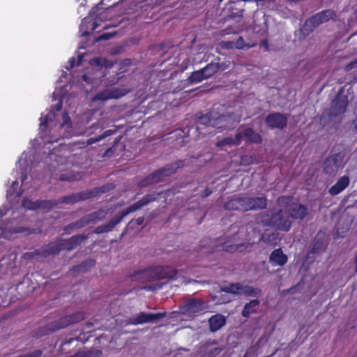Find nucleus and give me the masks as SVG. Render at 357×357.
<instances>
[{"mask_svg":"<svg viewBox=\"0 0 357 357\" xmlns=\"http://www.w3.org/2000/svg\"><path fill=\"white\" fill-rule=\"evenodd\" d=\"M159 195L160 193H158L157 195L153 194L144 195L140 200L129 206L119 213L117 215H116L107 223L99 225L96 227L94 229V233L96 234H101L103 233L112 231L114 228L119 223H120L126 216L155 201L157 199V195Z\"/></svg>","mask_w":357,"mask_h":357,"instance_id":"obj_1","label":"nucleus"},{"mask_svg":"<svg viewBox=\"0 0 357 357\" xmlns=\"http://www.w3.org/2000/svg\"><path fill=\"white\" fill-rule=\"evenodd\" d=\"M261 222L264 226L286 232L291 227V222L282 209H272L262 213Z\"/></svg>","mask_w":357,"mask_h":357,"instance_id":"obj_2","label":"nucleus"},{"mask_svg":"<svg viewBox=\"0 0 357 357\" xmlns=\"http://www.w3.org/2000/svg\"><path fill=\"white\" fill-rule=\"evenodd\" d=\"M337 14L333 9H326L319 12L304 22L303 25L301 28V31L304 36H308L312 33L320 24L326 23L331 20L335 21Z\"/></svg>","mask_w":357,"mask_h":357,"instance_id":"obj_3","label":"nucleus"},{"mask_svg":"<svg viewBox=\"0 0 357 357\" xmlns=\"http://www.w3.org/2000/svg\"><path fill=\"white\" fill-rule=\"evenodd\" d=\"M106 192V187L101 186L91 190H86L76 193L61 197L59 199V204H74L81 201H85L94 198Z\"/></svg>","mask_w":357,"mask_h":357,"instance_id":"obj_4","label":"nucleus"},{"mask_svg":"<svg viewBox=\"0 0 357 357\" xmlns=\"http://www.w3.org/2000/svg\"><path fill=\"white\" fill-rule=\"evenodd\" d=\"M278 204L284 206L289 215L295 220H303L308 215V208L307 206L298 202H292V197L290 196H281L278 199Z\"/></svg>","mask_w":357,"mask_h":357,"instance_id":"obj_5","label":"nucleus"},{"mask_svg":"<svg viewBox=\"0 0 357 357\" xmlns=\"http://www.w3.org/2000/svg\"><path fill=\"white\" fill-rule=\"evenodd\" d=\"M237 143L239 144L243 139H245L247 144H260L262 142L261 135L255 132L252 128L245 126H241L236 132Z\"/></svg>","mask_w":357,"mask_h":357,"instance_id":"obj_6","label":"nucleus"},{"mask_svg":"<svg viewBox=\"0 0 357 357\" xmlns=\"http://www.w3.org/2000/svg\"><path fill=\"white\" fill-rule=\"evenodd\" d=\"M130 91L128 87H114L106 89L97 93L93 97V100L106 101L109 99L119 98Z\"/></svg>","mask_w":357,"mask_h":357,"instance_id":"obj_7","label":"nucleus"},{"mask_svg":"<svg viewBox=\"0 0 357 357\" xmlns=\"http://www.w3.org/2000/svg\"><path fill=\"white\" fill-rule=\"evenodd\" d=\"M344 154L337 153L326 158L323 164V169L327 174L336 173L343 167Z\"/></svg>","mask_w":357,"mask_h":357,"instance_id":"obj_8","label":"nucleus"},{"mask_svg":"<svg viewBox=\"0 0 357 357\" xmlns=\"http://www.w3.org/2000/svg\"><path fill=\"white\" fill-rule=\"evenodd\" d=\"M264 121L266 126L272 130H283L287 126V117L285 114L280 112H273L268 114Z\"/></svg>","mask_w":357,"mask_h":357,"instance_id":"obj_9","label":"nucleus"},{"mask_svg":"<svg viewBox=\"0 0 357 357\" xmlns=\"http://www.w3.org/2000/svg\"><path fill=\"white\" fill-rule=\"evenodd\" d=\"M17 255L15 252L3 256L0 261V271L5 274L15 275L17 269Z\"/></svg>","mask_w":357,"mask_h":357,"instance_id":"obj_10","label":"nucleus"},{"mask_svg":"<svg viewBox=\"0 0 357 357\" xmlns=\"http://www.w3.org/2000/svg\"><path fill=\"white\" fill-rule=\"evenodd\" d=\"M154 281L162 279L173 280L176 279L177 270L169 266H153Z\"/></svg>","mask_w":357,"mask_h":357,"instance_id":"obj_11","label":"nucleus"},{"mask_svg":"<svg viewBox=\"0 0 357 357\" xmlns=\"http://www.w3.org/2000/svg\"><path fill=\"white\" fill-rule=\"evenodd\" d=\"M153 267L149 266L144 269H139L134 271L129 275V278L132 282L146 283L154 282Z\"/></svg>","mask_w":357,"mask_h":357,"instance_id":"obj_12","label":"nucleus"},{"mask_svg":"<svg viewBox=\"0 0 357 357\" xmlns=\"http://www.w3.org/2000/svg\"><path fill=\"white\" fill-rule=\"evenodd\" d=\"M87 236L84 234H77L70 238L59 240L61 250L70 251L75 249L87 239Z\"/></svg>","mask_w":357,"mask_h":357,"instance_id":"obj_13","label":"nucleus"},{"mask_svg":"<svg viewBox=\"0 0 357 357\" xmlns=\"http://www.w3.org/2000/svg\"><path fill=\"white\" fill-rule=\"evenodd\" d=\"M266 206V197H245V212L264 209Z\"/></svg>","mask_w":357,"mask_h":357,"instance_id":"obj_14","label":"nucleus"},{"mask_svg":"<svg viewBox=\"0 0 357 357\" xmlns=\"http://www.w3.org/2000/svg\"><path fill=\"white\" fill-rule=\"evenodd\" d=\"M166 316V312L158 313H146L140 312L135 317H134L132 324L135 325L142 324L145 323L153 322Z\"/></svg>","mask_w":357,"mask_h":357,"instance_id":"obj_15","label":"nucleus"},{"mask_svg":"<svg viewBox=\"0 0 357 357\" xmlns=\"http://www.w3.org/2000/svg\"><path fill=\"white\" fill-rule=\"evenodd\" d=\"M205 309V302L202 299L191 298L182 307L185 314H195Z\"/></svg>","mask_w":357,"mask_h":357,"instance_id":"obj_16","label":"nucleus"},{"mask_svg":"<svg viewBox=\"0 0 357 357\" xmlns=\"http://www.w3.org/2000/svg\"><path fill=\"white\" fill-rule=\"evenodd\" d=\"M224 208L228 211L245 212V197L233 196L225 203Z\"/></svg>","mask_w":357,"mask_h":357,"instance_id":"obj_17","label":"nucleus"},{"mask_svg":"<svg viewBox=\"0 0 357 357\" xmlns=\"http://www.w3.org/2000/svg\"><path fill=\"white\" fill-rule=\"evenodd\" d=\"M348 105L347 96H337L331 103V113L333 116H339L344 114Z\"/></svg>","mask_w":357,"mask_h":357,"instance_id":"obj_18","label":"nucleus"},{"mask_svg":"<svg viewBox=\"0 0 357 357\" xmlns=\"http://www.w3.org/2000/svg\"><path fill=\"white\" fill-rule=\"evenodd\" d=\"M84 319V315L81 312H77L70 315H66L56 320L59 329L64 328L70 324L77 323Z\"/></svg>","mask_w":357,"mask_h":357,"instance_id":"obj_19","label":"nucleus"},{"mask_svg":"<svg viewBox=\"0 0 357 357\" xmlns=\"http://www.w3.org/2000/svg\"><path fill=\"white\" fill-rule=\"evenodd\" d=\"M326 248L324 234L318 232L311 243L310 252V254H317L324 252Z\"/></svg>","mask_w":357,"mask_h":357,"instance_id":"obj_20","label":"nucleus"},{"mask_svg":"<svg viewBox=\"0 0 357 357\" xmlns=\"http://www.w3.org/2000/svg\"><path fill=\"white\" fill-rule=\"evenodd\" d=\"M215 116H218L217 115V111L211 109L206 114L199 113L197 114V121L199 124L215 128V126L218 125V123H215Z\"/></svg>","mask_w":357,"mask_h":357,"instance_id":"obj_21","label":"nucleus"},{"mask_svg":"<svg viewBox=\"0 0 357 357\" xmlns=\"http://www.w3.org/2000/svg\"><path fill=\"white\" fill-rule=\"evenodd\" d=\"M350 183L348 176L344 175L338 178L337 182L328 189V193L331 196H335L343 192Z\"/></svg>","mask_w":357,"mask_h":357,"instance_id":"obj_22","label":"nucleus"},{"mask_svg":"<svg viewBox=\"0 0 357 357\" xmlns=\"http://www.w3.org/2000/svg\"><path fill=\"white\" fill-rule=\"evenodd\" d=\"M60 330L56 321L49 323L43 326L38 327L32 331V337L39 338L50 333Z\"/></svg>","mask_w":357,"mask_h":357,"instance_id":"obj_23","label":"nucleus"},{"mask_svg":"<svg viewBox=\"0 0 357 357\" xmlns=\"http://www.w3.org/2000/svg\"><path fill=\"white\" fill-rule=\"evenodd\" d=\"M217 115L218 116H215V123H218V125L216 126L215 128L220 130H227L230 128L232 126L231 120L233 119V114L231 112L220 114L217 112Z\"/></svg>","mask_w":357,"mask_h":357,"instance_id":"obj_24","label":"nucleus"},{"mask_svg":"<svg viewBox=\"0 0 357 357\" xmlns=\"http://www.w3.org/2000/svg\"><path fill=\"white\" fill-rule=\"evenodd\" d=\"M40 119V127H39L40 135V137L43 139V142L45 144H53L54 142H57L59 140V137H54L52 136L47 137L45 134V132L46 131L47 128V124H48V121H49V114H46L44 116H42Z\"/></svg>","mask_w":357,"mask_h":357,"instance_id":"obj_25","label":"nucleus"},{"mask_svg":"<svg viewBox=\"0 0 357 357\" xmlns=\"http://www.w3.org/2000/svg\"><path fill=\"white\" fill-rule=\"evenodd\" d=\"M288 261L287 256L283 253L281 248H277L272 251L269 257V261L273 266H283Z\"/></svg>","mask_w":357,"mask_h":357,"instance_id":"obj_26","label":"nucleus"},{"mask_svg":"<svg viewBox=\"0 0 357 357\" xmlns=\"http://www.w3.org/2000/svg\"><path fill=\"white\" fill-rule=\"evenodd\" d=\"M43 254V257L47 258L52 255H58L61 250L60 241H52L48 244L40 248Z\"/></svg>","mask_w":357,"mask_h":357,"instance_id":"obj_27","label":"nucleus"},{"mask_svg":"<svg viewBox=\"0 0 357 357\" xmlns=\"http://www.w3.org/2000/svg\"><path fill=\"white\" fill-rule=\"evenodd\" d=\"M184 160H178L175 162L166 165L165 167L160 168L164 178L170 176L176 172V171L184 166Z\"/></svg>","mask_w":357,"mask_h":357,"instance_id":"obj_28","label":"nucleus"},{"mask_svg":"<svg viewBox=\"0 0 357 357\" xmlns=\"http://www.w3.org/2000/svg\"><path fill=\"white\" fill-rule=\"evenodd\" d=\"M208 324L210 331L216 332L226 324V318L220 314H216L209 318Z\"/></svg>","mask_w":357,"mask_h":357,"instance_id":"obj_29","label":"nucleus"},{"mask_svg":"<svg viewBox=\"0 0 357 357\" xmlns=\"http://www.w3.org/2000/svg\"><path fill=\"white\" fill-rule=\"evenodd\" d=\"M96 265V260L93 259H87L79 264L73 266L70 271L73 273H86Z\"/></svg>","mask_w":357,"mask_h":357,"instance_id":"obj_30","label":"nucleus"},{"mask_svg":"<svg viewBox=\"0 0 357 357\" xmlns=\"http://www.w3.org/2000/svg\"><path fill=\"white\" fill-rule=\"evenodd\" d=\"M259 303L258 299L251 300L249 303H245L241 312L242 316L248 318L252 314L256 313Z\"/></svg>","mask_w":357,"mask_h":357,"instance_id":"obj_31","label":"nucleus"},{"mask_svg":"<svg viewBox=\"0 0 357 357\" xmlns=\"http://www.w3.org/2000/svg\"><path fill=\"white\" fill-rule=\"evenodd\" d=\"M221 68L222 64H220V62H211L210 63H208L205 67L201 69L206 79L211 77L216 73H218Z\"/></svg>","mask_w":357,"mask_h":357,"instance_id":"obj_32","label":"nucleus"},{"mask_svg":"<svg viewBox=\"0 0 357 357\" xmlns=\"http://www.w3.org/2000/svg\"><path fill=\"white\" fill-rule=\"evenodd\" d=\"M45 259L41 248L36 249L33 251L26 252L22 256V259L30 262L33 260H40Z\"/></svg>","mask_w":357,"mask_h":357,"instance_id":"obj_33","label":"nucleus"},{"mask_svg":"<svg viewBox=\"0 0 357 357\" xmlns=\"http://www.w3.org/2000/svg\"><path fill=\"white\" fill-rule=\"evenodd\" d=\"M107 210L105 208H100L96 211L87 214V216L90 223H95L105 219L107 215Z\"/></svg>","mask_w":357,"mask_h":357,"instance_id":"obj_34","label":"nucleus"},{"mask_svg":"<svg viewBox=\"0 0 357 357\" xmlns=\"http://www.w3.org/2000/svg\"><path fill=\"white\" fill-rule=\"evenodd\" d=\"M116 132V129L115 130H112V129L107 130L102 134H101L98 136L91 137V138L88 139L86 140V142L85 143H84V144L85 145V146L91 145L94 143L101 141L102 139L106 138L107 137L114 135Z\"/></svg>","mask_w":357,"mask_h":357,"instance_id":"obj_35","label":"nucleus"},{"mask_svg":"<svg viewBox=\"0 0 357 357\" xmlns=\"http://www.w3.org/2000/svg\"><path fill=\"white\" fill-rule=\"evenodd\" d=\"M241 294L249 297H259L261 294V290L259 288L249 285H243Z\"/></svg>","mask_w":357,"mask_h":357,"instance_id":"obj_36","label":"nucleus"},{"mask_svg":"<svg viewBox=\"0 0 357 357\" xmlns=\"http://www.w3.org/2000/svg\"><path fill=\"white\" fill-rule=\"evenodd\" d=\"M204 79H206V77L204 75L202 69H199L192 72L186 81L188 84H193L201 82Z\"/></svg>","mask_w":357,"mask_h":357,"instance_id":"obj_37","label":"nucleus"},{"mask_svg":"<svg viewBox=\"0 0 357 357\" xmlns=\"http://www.w3.org/2000/svg\"><path fill=\"white\" fill-rule=\"evenodd\" d=\"M242 286L241 283H231L229 286L221 287V291L232 294H241Z\"/></svg>","mask_w":357,"mask_h":357,"instance_id":"obj_38","label":"nucleus"},{"mask_svg":"<svg viewBox=\"0 0 357 357\" xmlns=\"http://www.w3.org/2000/svg\"><path fill=\"white\" fill-rule=\"evenodd\" d=\"M59 204L58 199H51V200H38V206L37 209H47L50 210L53 208L54 206Z\"/></svg>","mask_w":357,"mask_h":357,"instance_id":"obj_39","label":"nucleus"},{"mask_svg":"<svg viewBox=\"0 0 357 357\" xmlns=\"http://www.w3.org/2000/svg\"><path fill=\"white\" fill-rule=\"evenodd\" d=\"M24 232L27 233L28 234H40L41 229H38V228L31 229L29 227L20 226V227H13L10 230V233H12V234H18V233H24Z\"/></svg>","mask_w":357,"mask_h":357,"instance_id":"obj_40","label":"nucleus"},{"mask_svg":"<svg viewBox=\"0 0 357 357\" xmlns=\"http://www.w3.org/2000/svg\"><path fill=\"white\" fill-rule=\"evenodd\" d=\"M226 145L232 146V145H239V143H237L236 134L234 137H227L224 139L219 140L215 143V146L217 147H222Z\"/></svg>","mask_w":357,"mask_h":357,"instance_id":"obj_41","label":"nucleus"},{"mask_svg":"<svg viewBox=\"0 0 357 357\" xmlns=\"http://www.w3.org/2000/svg\"><path fill=\"white\" fill-rule=\"evenodd\" d=\"M89 224H91L90 223V221L88 218V216L87 215L83 216L82 218H81L80 219L73 222H71L70 224H69L67 227L68 228H70V229H73V228H82Z\"/></svg>","mask_w":357,"mask_h":357,"instance_id":"obj_42","label":"nucleus"},{"mask_svg":"<svg viewBox=\"0 0 357 357\" xmlns=\"http://www.w3.org/2000/svg\"><path fill=\"white\" fill-rule=\"evenodd\" d=\"M243 247V244H229L228 242H225L222 245V249L225 252L233 253L236 251L241 252Z\"/></svg>","mask_w":357,"mask_h":357,"instance_id":"obj_43","label":"nucleus"},{"mask_svg":"<svg viewBox=\"0 0 357 357\" xmlns=\"http://www.w3.org/2000/svg\"><path fill=\"white\" fill-rule=\"evenodd\" d=\"M22 206L28 210H37L38 200L31 201L28 198H23L22 202Z\"/></svg>","mask_w":357,"mask_h":357,"instance_id":"obj_44","label":"nucleus"},{"mask_svg":"<svg viewBox=\"0 0 357 357\" xmlns=\"http://www.w3.org/2000/svg\"><path fill=\"white\" fill-rule=\"evenodd\" d=\"M234 41L235 44V48L238 50H248L252 46L246 43L242 36H239L236 40Z\"/></svg>","mask_w":357,"mask_h":357,"instance_id":"obj_45","label":"nucleus"},{"mask_svg":"<svg viewBox=\"0 0 357 357\" xmlns=\"http://www.w3.org/2000/svg\"><path fill=\"white\" fill-rule=\"evenodd\" d=\"M255 162V156L251 155H243L241 157L240 164L248 166Z\"/></svg>","mask_w":357,"mask_h":357,"instance_id":"obj_46","label":"nucleus"},{"mask_svg":"<svg viewBox=\"0 0 357 357\" xmlns=\"http://www.w3.org/2000/svg\"><path fill=\"white\" fill-rule=\"evenodd\" d=\"M230 9H231V13H230L229 16L231 18L235 19L237 17H241L243 16V9L238 8H234L232 6L230 8Z\"/></svg>","mask_w":357,"mask_h":357,"instance_id":"obj_47","label":"nucleus"},{"mask_svg":"<svg viewBox=\"0 0 357 357\" xmlns=\"http://www.w3.org/2000/svg\"><path fill=\"white\" fill-rule=\"evenodd\" d=\"M152 179H153V181L155 183L160 182L163 180L164 176L160 170V169H156L153 173L151 174Z\"/></svg>","mask_w":357,"mask_h":357,"instance_id":"obj_48","label":"nucleus"},{"mask_svg":"<svg viewBox=\"0 0 357 357\" xmlns=\"http://www.w3.org/2000/svg\"><path fill=\"white\" fill-rule=\"evenodd\" d=\"M91 22V31H95L98 26V24L96 21L95 22H91V20L90 18H88V17H85L82 20V24H81V28L83 29L84 26L85 24H89Z\"/></svg>","mask_w":357,"mask_h":357,"instance_id":"obj_49","label":"nucleus"},{"mask_svg":"<svg viewBox=\"0 0 357 357\" xmlns=\"http://www.w3.org/2000/svg\"><path fill=\"white\" fill-rule=\"evenodd\" d=\"M144 222V218L143 216H141V217H138L137 219L134 220H131L129 223L128 224L127 227H128V226H130L132 227L131 225L134 223H135L138 226H140L142 225ZM127 231V228H126L124 229V231L122 233V235H123Z\"/></svg>","mask_w":357,"mask_h":357,"instance_id":"obj_50","label":"nucleus"},{"mask_svg":"<svg viewBox=\"0 0 357 357\" xmlns=\"http://www.w3.org/2000/svg\"><path fill=\"white\" fill-rule=\"evenodd\" d=\"M162 288V284H155L151 285H145L142 287L140 289L147 291H155Z\"/></svg>","mask_w":357,"mask_h":357,"instance_id":"obj_51","label":"nucleus"},{"mask_svg":"<svg viewBox=\"0 0 357 357\" xmlns=\"http://www.w3.org/2000/svg\"><path fill=\"white\" fill-rule=\"evenodd\" d=\"M153 183H155V182L153 179H152L151 174H149L140 181L139 185L141 187H146Z\"/></svg>","mask_w":357,"mask_h":357,"instance_id":"obj_52","label":"nucleus"},{"mask_svg":"<svg viewBox=\"0 0 357 357\" xmlns=\"http://www.w3.org/2000/svg\"><path fill=\"white\" fill-rule=\"evenodd\" d=\"M68 357H94L93 352L91 351H78L73 355L68 356Z\"/></svg>","mask_w":357,"mask_h":357,"instance_id":"obj_53","label":"nucleus"},{"mask_svg":"<svg viewBox=\"0 0 357 357\" xmlns=\"http://www.w3.org/2000/svg\"><path fill=\"white\" fill-rule=\"evenodd\" d=\"M220 45L222 48L226 49V50H231V49L235 48V44H234V40H232V41H222Z\"/></svg>","mask_w":357,"mask_h":357,"instance_id":"obj_54","label":"nucleus"},{"mask_svg":"<svg viewBox=\"0 0 357 357\" xmlns=\"http://www.w3.org/2000/svg\"><path fill=\"white\" fill-rule=\"evenodd\" d=\"M356 68H357V59L347 63L344 67V70L346 71H349Z\"/></svg>","mask_w":357,"mask_h":357,"instance_id":"obj_55","label":"nucleus"},{"mask_svg":"<svg viewBox=\"0 0 357 357\" xmlns=\"http://www.w3.org/2000/svg\"><path fill=\"white\" fill-rule=\"evenodd\" d=\"M356 68H357V59L347 63L344 67V70L346 71H349Z\"/></svg>","mask_w":357,"mask_h":357,"instance_id":"obj_56","label":"nucleus"},{"mask_svg":"<svg viewBox=\"0 0 357 357\" xmlns=\"http://www.w3.org/2000/svg\"><path fill=\"white\" fill-rule=\"evenodd\" d=\"M113 36H114V33H103V34L99 36L97 38L96 40L100 41V40H109V39L112 38Z\"/></svg>","mask_w":357,"mask_h":357,"instance_id":"obj_57","label":"nucleus"},{"mask_svg":"<svg viewBox=\"0 0 357 357\" xmlns=\"http://www.w3.org/2000/svg\"><path fill=\"white\" fill-rule=\"evenodd\" d=\"M101 126L98 123H93L91 127L86 130V132L88 135H91L93 133V131L91 130H98L101 129Z\"/></svg>","mask_w":357,"mask_h":357,"instance_id":"obj_58","label":"nucleus"},{"mask_svg":"<svg viewBox=\"0 0 357 357\" xmlns=\"http://www.w3.org/2000/svg\"><path fill=\"white\" fill-rule=\"evenodd\" d=\"M212 194V190L206 187L200 194V196L202 198H206L210 196Z\"/></svg>","mask_w":357,"mask_h":357,"instance_id":"obj_59","label":"nucleus"},{"mask_svg":"<svg viewBox=\"0 0 357 357\" xmlns=\"http://www.w3.org/2000/svg\"><path fill=\"white\" fill-rule=\"evenodd\" d=\"M56 111H60L62 109V101L60 100L57 104L54 106Z\"/></svg>","mask_w":357,"mask_h":357,"instance_id":"obj_60","label":"nucleus"},{"mask_svg":"<svg viewBox=\"0 0 357 357\" xmlns=\"http://www.w3.org/2000/svg\"><path fill=\"white\" fill-rule=\"evenodd\" d=\"M69 63H70V68H73L75 66V59L74 57H72L69 60Z\"/></svg>","mask_w":357,"mask_h":357,"instance_id":"obj_61","label":"nucleus"},{"mask_svg":"<svg viewBox=\"0 0 357 357\" xmlns=\"http://www.w3.org/2000/svg\"><path fill=\"white\" fill-rule=\"evenodd\" d=\"M113 153V147L107 149L105 152V155H109L110 153Z\"/></svg>","mask_w":357,"mask_h":357,"instance_id":"obj_62","label":"nucleus"},{"mask_svg":"<svg viewBox=\"0 0 357 357\" xmlns=\"http://www.w3.org/2000/svg\"><path fill=\"white\" fill-rule=\"evenodd\" d=\"M261 45L266 48V50H268V45L267 40H264L261 43Z\"/></svg>","mask_w":357,"mask_h":357,"instance_id":"obj_63","label":"nucleus"},{"mask_svg":"<svg viewBox=\"0 0 357 357\" xmlns=\"http://www.w3.org/2000/svg\"><path fill=\"white\" fill-rule=\"evenodd\" d=\"M220 64H222V68L220 70H225L229 67V65H226V63L225 62L220 63Z\"/></svg>","mask_w":357,"mask_h":357,"instance_id":"obj_64","label":"nucleus"}]
</instances>
